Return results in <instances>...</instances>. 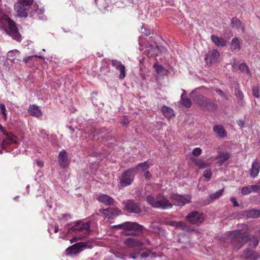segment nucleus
Here are the masks:
<instances>
[{"instance_id":"obj_13","label":"nucleus","mask_w":260,"mask_h":260,"mask_svg":"<svg viewBox=\"0 0 260 260\" xmlns=\"http://www.w3.org/2000/svg\"><path fill=\"white\" fill-rule=\"evenodd\" d=\"M156 204L154 208L166 209L172 208L173 205L161 193H158L156 196Z\"/></svg>"},{"instance_id":"obj_4","label":"nucleus","mask_w":260,"mask_h":260,"mask_svg":"<svg viewBox=\"0 0 260 260\" xmlns=\"http://www.w3.org/2000/svg\"><path fill=\"white\" fill-rule=\"evenodd\" d=\"M0 25L5 30L8 31L13 39L20 42L21 40V35L19 32L15 22L7 14L0 13Z\"/></svg>"},{"instance_id":"obj_46","label":"nucleus","mask_w":260,"mask_h":260,"mask_svg":"<svg viewBox=\"0 0 260 260\" xmlns=\"http://www.w3.org/2000/svg\"><path fill=\"white\" fill-rule=\"evenodd\" d=\"M59 231V228L57 225H55L54 226L51 225H49L48 228V233H49L50 234H52V231H53L54 233H56Z\"/></svg>"},{"instance_id":"obj_43","label":"nucleus","mask_w":260,"mask_h":260,"mask_svg":"<svg viewBox=\"0 0 260 260\" xmlns=\"http://www.w3.org/2000/svg\"><path fill=\"white\" fill-rule=\"evenodd\" d=\"M16 53H19V52L16 49L9 51L7 53V59L10 60L12 63H15L14 59H13L11 60V58L13 57Z\"/></svg>"},{"instance_id":"obj_45","label":"nucleus","mask_w":260,"mask_h":260,"mask_svg":"<svg viewBox=\"0 0 260 260\" xmlns=\"http://www.w3.org/2000/svg\"><path fill=\"white\" fill-rule=\"evenodd\" d=\"M215 91L220 96L224 98L225 100H228L229 97L227 95H226L224 92L220 89L216 88L215 89Z\"/></svg>"},{"instance_id":"obj_48","label":"nucleus","mask_w":260,"mask_h":260,"mask_svg":"<svg viewBox=\"0 0 260 260\" xmlns=\"http://www.w3.org/2000/svg\"><path fill=\"white\" fill-rule=\"evenodd\" d=\"M251 192V191L250 185L246 187H243L241 189V193L243 195H247Z\"/></svg>"},{"instance_id":"obj_23","label":"nucleus","mask_w":260,"mask_h":260,"mask_svg":"<svg viewBox=\"0 0 260 260\" xmlns=\"http://www.w3.org/2000/svg\"><path fill=\"white\" fill-rule=\"evenodd\" d=\"M235 95L238 101V103L240 104L241 106H243L245 104V102L244 101V95L240 89L239 84H237L235 86Z\"/></svg>"},{"instance_id":"obj_58","label":"nucleus","mask_w":260,"mask_h":260,"mask_svg":"<svg viewBox=\"0 0 260 260\" xmlns=\"http://www.w3.org/2000/svg\"><path fill=\"white\" fill-rule=\"evenodd\" d=\"M160 48L157 46L155 49H154V50L152 52V53L150 54L151 56L154 55V56H157L158 54L160 53Z\"/></svg>"},{"instance_id":"obj_30","label":"nucleus","mask_w":260,"mask_h":260,"mask_svg":"<svg viewBox=\"0 0 260 260\" xmlns=\"http://www.w3.org/2000/svg\"><path fill=\"white\" fill-rule=\"evenodd\" d=\"M124 243L126 245L129 247L140 246L143 245L141 241L137 239L127 238L125 239Z\"/></svg>"},{"instance_id":"obj_2","label":"nucleus","mask_w":260,"mask_h":260,"mask_svg":"<svg viewBox=\"0 0 260 260\" xmlns=\"http://www.w3.org/2000/svg\"><path fill=\"white\" fill-rule=\"evenodd\" d=\"M90 221L84 223L81 220L68 223L66 224L68 226L67 233H75L79 239L81 240L90 234Z\"/></svg>"},{"instance_id":"obj_62","label":"nucleus","mask_w":260,"mask_h":260,"mask_svg":"<svg viewBox=\"0 0 260 260\" xmlns=\"http://www.w3.org/2000/svg\"><path fill=\"white\" fill-rule=\"evenodd\" d=\"M104 129H105V128H102V129L99 130V132H96V130L95 128H92L91 130V133L93 134V136H95V133H97L98 134H101V133H103L104 131Z\"/></svg>"},{"instance_id":"obj_10","label":"nucleus","mask_w":260,"mask_h":260,"mask_svg":"<svg viewBox=\"0 0 260 260\" xmlns=\"http://www.w3.org/2000/svg\"><path fill=\"white\" fill-rule=\"evenodd\" d=\"M205 217L201 211L193 210L186 216L185 219L192 224L200 225L204 222Z\"/></svg>"},{"instance_id":"obj_55","label":"nucleus","mask_w":260,"mask_h":260,"mask_svg":"<svg viewBox=\"0 0 260 260\" xmlns=\"http://www.w3.org/2000/svg\"><path fill=\"white\" fill-rule=\"evenodd\" d=\"M0 109L1 110L2 114L4 116L5 119H7V114H6V109L5 105L4 104H1L0 105Z\"/></svg>"},{"instance_id":"obj_44","label":"nucleus","mask_w":260,"mask_h":260,"mask_svg":"<svg viewBox=\"0 0 260 260\" xmlns=\"http://www.w3.org/2000/svg\"><path fill=\"white\" fill-rule=\"evenodd\" d=\"M236 122L241 128H246L249 126V124L244 120L239 119L237 120Z\"/></svg>"},{"instance_id":"obj_39","label":"nucleus","mask_w":260,"mask_h":260,"mask_svg":"<svg viewBox=\"0 0 260 260\" xmlns=\"http://www.w3.org/2000/svg\"><path fill=\"white\" fill-rule=\"evenodd\" d=\"M238 68L242 73H245L248 75H251L249 67L246 63L243 62L240 63Z\"/></svg>"},{"instance_id":"obj_64","label":"nucleus","mask_w":260,"mask_h":260,"mask_svg":"<svg viewBox=\"0 0 260 260\" xmlns=\"http://www.w3.org/2000/svg\"><path fill=\"white\" fill-rule=\"evenodd\" d=\"M36 164L37 166L40 168H42L44 166V162L40 160H36Z\"/></svg>"},{"instance_id":"obj_25","label":"nucleus","mask_w":260,"mask_h":260,"mask_svg":"<svg viewBox=\"0 0 260 260\" xmlns=\"http://www.w3.org/2000/svg\"><path fill=\"white\" fill-rule=\"evenodd\" d=\"M213 131L220 138H224L227 136V132L222 125H214L213 127Z\"/></svg>"},{"instance_id":"obj_59","label":"nucleus","mask_w":260,"mask_h":260,"mask_svg":"<svg viewBox=\"0 0 260 260\" xmlns=\"http://www.w3.org/2000/svg\"><path fill=\"white\" fill-rule=\"evenodd\" d=\"M56 138V136L51 135L50 136H49V139H47V141H50L51 144L54 145L55 143Z\"/></svg>"},{"instance_id":"obj_42","label":"nucleus","mask_w":260,"mask_h":260,"mask_svg":"<svg viewBox=\"0 0 260 260\" xmlns=\"http://www.w3.org/2000/svg\"><path fill=\"white\" fill-rule=\"evenodd\" d=\"M146 201L149 205H151L152 207L154 208L156 204V198H155L152 195H148L147 196L146 199Z\"/></svg>"},{"instance_id":"obj_24","label":"nucleus","mask_w":260,"mask_h":260,"mask_svg":"<svg viewBox=\"0 0 260 260\" xmlns=\"http://www.w3.org/2000/svg\"><path fill=\"white\" fill-rule=\"evenodd\" d=\"M171 225L175 226L177 229H179L186 232H190L194 230V228H192L189 225H187L184 222L182 221H173L172 222Z\"/></svg>"},{"instance_id":"obj_56","label":"nucleus","mask_w":260,"mask_h":260,"mask_svg":"<svg viewBox=\"0 0 260 260\" xmlns=\"http://www.w3.org/2000/svg\"><path fill=\"white\" fill-rule=\"evenodd\" d=\"M33 57H38V58H43L42 56H38V55H34V56H27V57H26L24 58L23 59V61L25 64H26V63H27L28 62L29 60H30Z\"/></svg>"},{"instance_id":"obj_57","label":"nucleus","mask_w":260,"mask_h":260,"mask_svg":"<svg viewBox=\"0 0 260 260\" xmlns=\"http://www.w3.org/2000/svg\"><path fill=\"white\" fill-rule=\"evenodd\" d=\"M102 139L103 140L105 141H109L111 140H114L115 141L116 139L113 136H102Z\"/></svg>"},{"instance_id":"obj_9","label":"nucleus","mask_w":260,"mask_h":260,"mask_svg":"<svg viewBox=\"0 0 260 260\" xmlns=\"http://www.w3.org/2000/svg\"><path fill=\"white\" fill-rule=\"evenodd\" d=\"M122 204L124 206L123 209L129 213L139 214L142 212L140 204L134 200H124Z\"/></svg>"},{"instance_id":"obj_20","label":"nucleus","mask_w":260,"mask_h":260,"mask_svg":"<svg viewBox=\"0 0 260 260\" xmlns=\"http://www.w3.org/2000/svg\"><path fill=\"white\" fill-rule=\"evenodd\" d=\"M58 170L59 171V174L63 176L65 168V150H62L60 152L58 156Z\"/></svg>"},{"instance_id":"obj_63","label":"nucleus","mask_w":260,"mask_h":260,"mask_svg":"<svg viewBox=\"0 0 260 260\" xmlns=\"http://www.w3.org/2000/svg\"><path fill=\"white\" fill-rule=\"evenodd\" d=\"M120 123L123 126H127L129 123V121L126 118L123 119Z\"/></svg>"},{"instance_id":"obj_6","label":"nucleus","mask_w":260,"mask_h":260,"mask_svg":"<svg viewBox=\"0 0 260 260\" xmlns=\"http://www.w3.org/2000/svg\"><path fill=\"white\" fill-rule=\"evenodd\" d=\"M34 0H19L14 5L17 15L20 17H27L28 12L32 9Z\"/></svg>"},{"instance_id":"obj_31","label":"nucleus","mask_w":260,"mask_h":260,"mask_svg":"<svg viewBox=\"0 0 260 260\" xmlns=\"http://www.w3.org/2000/svg\"><path fill=\"white\" fill-rule=\"evenodd\" d=\"M230 157V153L228 152H220L218 156H216V159H218V164L219 166H222L223 163L228 160Z\"/></svg>"},{"instance_id":"obj_50","label":"nucleus","mask_w":260,"mask_h":260,"mask_svg":"<svg viewBox=\"0 0 260 260\" xmlns=\"http://www.w3.org/2000/svg\"><path fill=\"white\" fill-rule=\"evenodd\" d=\"M212 175V172L210 169H207L205 170L203 172V176L205 178L208 179V180L211 179V177Z\"/></svg>"},{"instance_id":"obj_49","label":"nucleus","mask_w":260,"mask_h":260,"mask_svg":"<svg viewBox=\"0 0 260 260\" xmlns=\"http://www.w3.org/2000/svg\"><path fill=\"white\" fill-rule=\"evenodd\" d=\"M157 46L155 43H154V44H148L146 46V48L149 53L151 54Z\"/></svg>"},{"instance_id":"obj_34","label":"nucleus","mask_w":260,"mask_h":260,"mask_svg":"<svg viewBox=\"0 0 260 260\" xmlns=\"http://www.w3.org/2000/svg\"><path fill=\"white\" fill-rule=\"evenodd\" d=\"M153 67L158 76H161L168 74V71L162 65L155 63L153 64Z\"/></svg>"},{"instance_id":"obj_60","label":"nucleus","mask_w":260,"mask_h":260,"mask_svg":"<svg viewBox=\"0 0 260 260\" xmlns=\"http://www.w3.org/2000/svg\"><path fill=\"white\" fill-rule=\"evenodd\" d=\"M230 201L233 203V206L234 207H238L239 206V203H238L235 198L232 197L230 199Z\"/></svg>"},{"instance_id":"obj_16","label":"nucleus","mask_w":260,"mask_h":260,"mask_svg":"<svg viewBox=\"0 0 260 260\" xmlns=\"http://www.w3.org/2000/svg\"><path fill=\"white\" fill-rule=\"evenodd\" d=\"M44 9L43 8H39L38 5L35 4L32 6V9L28 12V15L35 19L43 20L44 19Z\"/></svg>"},{"instance_id":"obj_14","label":"nucleus","mask_w":260,"mask_h":260,"mask_svg":"<svg viewBox=\"0 0 260 260\" xmlns=\"http://www.w3.org/2000/svg\"><path fill=\"white\" fill-rule=\"evenodd\" d=\"M111 66L120 72L119 78L120 80L123 79L126 76L125 67L121 61L116 59H108Z\"/></svg>"},{"instance_id":"obj_1","label":"nucleus","mask_w":260,"mask_h":260,"mask_svg":"<svg viewBox=\"0 0 260 260\" xmlns=\"http://www.w3.org/2000/svg\"><path fill=\"white\" fill-rule=\"evenodd\" d=\"M228 239L232 245L237 250L242 248L246 243L249 242V246L255 248L259 243V239L256 235L251 236L247 232L241 230L230 231L228 234Z\"/></svg>"},{"instance_id":"obj_61","label":"nucleus","mask_w":260,"mask_h":260,"mask_svg":"<svg viewBox=\"0 0 260 260\" xmlns=\"http://www.w3.org/2000/svg\"><path fill=\"white\" fill-rule=\"evenodd\" d=\"M100 212L103 214H104L105 217L107 218V215H108L109 208L107 209H100Z\"/></svg>"},{"instance_id":"obj_33","label":"nucleus","mask_w":260,"mask_h":260,"mask_svg":"<svg viewBox=\"0 0 260 260\" xmlns=\"http://www.w3.org/2000/svg\"><path fill=\"white\" fill-rule=\"evenodd\" d=\"M260 170V166L259 165V163L257 162L256 159L255 161L252 163V167L250 169V175L252 178H255Z\"/></svg>"},{"instance_id":"obj_51","label":"nucleus","mask_w":260,"mask_h":260,"mask_svg":"<svg viewBox=\"0 0 260 260\" xmlns=\"http://www.w3.org/2000/svg\"><path fill=\"white\" fill-rule=\"evenodd\" d=\"M140 31L141 33L145 34L147 36L150 35V30L147 29V27L144 25H142Z\"/></svg>"},{"instance_id":"obj_53","label":"nucleus","mask_w":260,"mask_h":260,"mask_svg":"<svg viewBox=\"0 0 260 260\" xmlns=\"http://www.w3.org/2000/svg\"><path fill=\"white\" fill-rule=\"evenodd\" d=\"M202 150L200 148H195L193 149L192 154L193 156H198L202 153Z\"/></svg>"},{"instance_id":"obj_12","label":"nucleus","mask_w":260,"mask_h":260,"mask_svg":"<svg viewBox=\"0 0 260 260\" xmlns=\"http://www.w3.org/2000/svg\"><path fill=\"white\" fill-rule=\"evenodd\" d=\"M170 198L175 205L183 206L190 202L191 196L189 194L173 193L170 196Z\"/></svg>"},{"instance_id":"obj_21","label":"nucleus","mask_w":260,"mask_h":260,"mask_svg":"<svg viewBox=\"0 0 260 260\" xmlns=\"http://www.w3.org/2000/svg\"><path fill=\"white\" fill-rule=\"evenodd\" d=\"M97 200L107 206L114 205L115 202L114 199L105 194H100L97 198Z\"/></svg>"},{"instance_id":"obj_40","label":"nucleus","mask_w":260,"mask_h":260,"mask_svg":"<svg viewBox=\"0 0 260 260\" xmlns=\"http://www.w3.org/2000/svg\"><path fill=\"white\" fill-rule=\"evenodd\" d=\"M252 94L257 99H260V86L259 85H254L251 87Z\"/></svg>"},{"instance_id":"obj_37","label":"nucleus","mask_w":260,"mask_h":260,"mask_svg":"<svg viewBox=\"0 0 260 260\" xmlns=\"http://www.w3.org/2000/svg\"><path fill=\"white\" fill-rule=\"evenodd\" d=\"M191 160L196 166L200 169L206 168L208 167L207 164L200 158H191Z\"/></svg>"},{"instance_id":"obj_54","label":"nucleus","mask_w":260,"mask_h":260,"mask_svg":"<svg viewBox=\"0 0 260 260\" xmlns=\"http://www.w3.org/2000/svg\"><path fill=\"white\" fill-rule=\"evenodd\" d=\"M144 173V177L145 178L146 181H150L152 178V175L150 173V171L148 170L146 171L143 172Z\"/></svg>"},{"instance_id":"obj_36","label":"nucleus","mask_w":260,"mask_h":260,"mask_svg":"<svg viewBox=\"0 0 260 260\" xmlns=\"http://www.w3.org/2000/svg\"><path fill=\"white\" fill-rule=\"evenodd\" d=\"M223 189H220L216 192L210 194L209 196V199L207 200V202L206 203V205L209 204L211 202H212L213 200L217 199L219 198L220 196H221L223 192Z\"/></svg>"},{"instance_id":"obj_8","label":"nucleus","mask_w":260,"mask_h":260,"mask_svg":"<svg viewBox=\"0 0 260 260\" xmlns=\"http://www.w3.org/2000/svg\"><path fill=\"white\" fill-rule=\"evenodd\" d=\"M136 174L132 168L126 169L119 177L120 185L121 187H126L131 185L134 182Z\"/></svg>"},{"instance_id":"obj_27","label":"nucleus","mask_w":260,"mask_h":260,"mask_svg":"<svg viewBox=\"0 0 260 260\" xmlns=\"http://www.w3.org/2000/svg\"><path fill=\"white\" fill-rule=\"evenodd\" d=\"M27 111L30 115L34 117H39L42 115V112L41 109L39 108V106L36 105H29Z\"/></svg>"},{"instance_id":"obj_26","label":"nucleus","mask_w":260,"mask_h":260,"mask_svg":"<svg viewBox=\"0 0 260 260\" xmlns=\"http://www.w3.org/2000/svg\"><path fill=\"white\" fill-rule=\"evenodd\" d=\"M240 40L238 37L233 38L230 43V50L232 52L237 53L241 49Z\"/></svg>"},{"instance_id":"obj_41","label":"nucleus","mask_w":260,"mask_h":260,"mask_svg":"<svg viewBox=\"0 0 260 260\" xmlns=\"http://www.w3.org/2000/svg\"><path fill=\"white\" fill-rule=\"evenodd\" d=\"M181 104L182 105L185 106V107L188 108H190L191 106V102L189 99L188 98H184L183 94H182L181 96Z\"/></svg>"},{"instance_id":"obj_15","label":"nucleus","mask_w":260,"mask_h":260,"mask_svg":"<svg viewBox=\"0 0 260 260\" xmlns=\"http://www.w3.org/2000/svg\"><path fill=\"white\" fill-rule=\"evenodd\" d=\"M220 53L217 49H213L205 55V61L210 64H214L218 61Z\"/></svg>"},{"instance_id":"obj_22","label":"nucleus","mask_w":260,"mask_h":260,"mask_svg":"<svg viewBox=\"0 0 260 260\" xmlns=\"http://www.w3.org/2000/svg\"><path fill=\"white\" fill-rule=\"evenodd\" d=\"M212 42L218 47H223L226 45L228 41L222 37H218L215 35L211 36Z\"/></svg>"},{"instance_id":"obj_17","label":"nucleus","mask_w":260,"mask_h":260,"mask_svg":"<svg viewBox=\"0 0 260 260\" xmlns=\"http://www.w3.org/2000/svg\"><path fill=\"white\" fill-rule=\"evenodd\" d=\"M110 64V63L109 60L103 59L102 66L100 68V72L104 76L108 77H112L115 76V72L112 70H111L109 67Z\"/></svg>"},{"instance_id":"obj_47","label":"nucleus","mask_w":260,"mask_h":260,"mask_svg":"<svg viewBox=\"0 0 260 260\" xmlns=\"http://www.w3.org/2000/svg\"><path fill=\"white\" fill-rule=\"evenodd\" d=\"M49 135L47 134L45 130H41L40 132V136L44 139L45 143H46L47 139H49Z\"/></svg>"},{"instance_id":"obj_32","label":"nucleus","mask_w":260,"mask_h":260,"mask_svg":"<svg viewBox=\"0 0 260 260\" xmlns=\"http://www.w3.org/2000/svg\"><path fill=\"white\" fill-rule=\"evenodd\" d=\"M108 215H107V218L108 219H114L118 215L122 214V211L118 208H109Z\"/></svg>"},{"instance_id":"obj_19","label":"nucleus","mask_w":260,"mask_h":260,"mask_svg":"<svg viewBox=\"0 0 260 260\" xmlns=\"http://www.w3.org/2000/svg\"><path fill=\"white\" fill-rule=\"evenodd\" d=\"M151 252V250L143 251L141 249H136L133 252L129 254V257L134 259L146 258L148 256Z\"/></svg>"},{"instance_id":"obj_11","label":"nucleus","mask_w":260,"mask_h":260,"mask_svg":"<svg viewBox=\"0 0 260 260\" xmlns=\"http://www.w3.org/2000/svg\"><path fill=\"white\" fill-rule=\"evenodd\" d=\"M0 130L5 136V138L2 141L3 148H4L6 146H8L11 144H18L17 140V137L12 132L7 131L2 125L0 126Z\"/></svg>"},{"instance_id":"obj_29","label":"nucleus","mask_w":260,"mask_h":260,"mask_svg":"<svg viewBox=\"0 0 260 260\" xmlns=\"http://www.w3.org/2000/svg\"><path fill=\"white\" fill-rule=\"evenodd\" d=\"M243 215L248 218H256L260 217V209H252L245 210Z\"/></svg>"},{"instance_id":"obj_35","label":"nucleus","mask_w":260,"mask_h":260,"mask_svg":"<svg viewBox=\"0 0 260 260\" xmlns=\"http://www.w3.org/2000/svg\"><path fill=\"white\" fill-rule=\"evenodd\" d=\"M161 111L162 114L167 118H170L174 115L173 110L166 106L161 107Z\"/></svg>"},{"instance_id":"obj_52","label":"nucleus","mask_w":260,"mask_h":260,"mask_svg":"<svg viewBox=\"0 0 260 260\" xmlns=\"http://www.w3.org/2000/svg\"><path fill=\"white\" fill-rule=\"evenodd\" d=\"M251 191L259 193L260 192V185H250Z\"/></svg>"},{"instance_id":"obj_5","label":"nucleus","mask_w":260,"mask_h":260,"mask_svg":"<svg viewBox=\"0 0 260 260\" xmlns=\"http://www.w3.org/2000/svg\"><path fill=\"white\" fill-rule=\"evenodd\" d=\"M196 90H193L190 94V97L193 102L199 105L200 108L207 111H215L218 108V105L212 100L208 99L201 94H195Z\"/></svg>"},{"instance_id":"obj_38","label":"nucleus","mask_w":260,"mask_h":260,"mask_svg":"<svg viewBox=\"0 0 260 260\" xmlns=\"http://www.w3.org/2000/svg\"><path fill=\"white\" fill-rule=\"evenodd\" d=\"M231 25L233 27H237L238 28L241 27L243 30L244 31V27L242 25L241 21L237 17H235L231 19Z\"/></svg>"},{"instance_id":"obj_28","label":"nucleus","mask_w":260,"mask_h":260,"mask_svg":"<svg viewBox=\"0 0 260 260\" xmlns=\"http://www.w3.org/2000/svg\"><path fill=\"white\" fill-rule=\"evenodd\" d=\"M243 255L246 259H249L250 260H256L259 257V255L255 251L250 250V249L244 250Z\"/></svg>"},{"instance_id":"obj_7","label":"nucleus","mask_w":260,"mask_h":260,"mask_svg":"<svg viewBox=\"0 0 260 260\" xmlns=\"http://www.w3.org/2000/svg\"><path fill=\"white\" fill-rule=\"evenodd\" d=\"M93 247L92 240H90L87 242H77L66 249V255L72 256L77 255L84 249H91Z\"/></svg>"},{"instance_id":"obj_3","label":"nucleus","mask_w":260,"mask_h":260,"mask_svg":"<svg viewBox=\"0 0 260 260\" xmlns=\"http://www.w3.org/2000/svg\"><path fill=\"white\" fill-rule=\"evenodd\" d=\"M115 229H121L126 233V235L135 237L142 236L146 228L137 222L125 221L123 223L113 226Z\"/></svg>"},{"instance_id":"obj_18","label":"nucleus","mask_w":260,"mask_h":260,"mask_svg":"<svg viewBox=\"0 0 260 260\" xmlns=\"http://www.w3.org/2000/svg\"><path fill=\"white\" fill-rule=\"evenodd\" d=\"M153 165V164L148 161L146 160L142 162L139 163L135 167H132V169L133 170L134 173L137 174L140 172H144L148 170L151 166Z\"/></svg>"}]
</instances>
